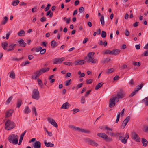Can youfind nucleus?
Returning a JSON list of instances; mask_svg holds the SVG:
<instances>
[{
  "label": "nucleus",
  "instance_id": "obj_62",
  "mask_svg": "<svg viewBox=\"0 0 148 148\" xmlns=\"http://www.w3.org/2000/svg\"><path fill=\"white\" fill-rule=\"evenodd\" d=\"M110 60V59L108 58H106L103 60V63H105L108 62Z\"/></svg>",
  "mask_w": 148,
  "mask_h": 148
},
{
  "label": "nucleus",
  "instance_id": "obj_19",
  "mask_svg": "<svg viewBox=\"0 0 148 148\" xmlns=\"http://www.w3.org/2000/svg\"><path fill=\"white\" fill-rule=\"evenodd\" d=\"M44 143L45 145L47 147H52L54 146V144L51 143V142L47 143L46 140L44 141Z\"/></svg>",
  "mask_w": 148,
  "mask_h": 148
},
{
  "label": "nucleus",
  "instance_id": "obj_46",
  "mask_svg": "<svg viewBox=\"0 0 148 148\" xmlns=\"http://www.w3.org/2000/svg\"><path fill=\"white\" fill-rule=\"evenodd\" d=\"M114 71V68H111L108 69L107 73L108 74L110 73L113 72Z\"/></svg>",
  "mask_w": 148,
  "mask_h": 148
},
{
  "label": "nucleus",
  "instance_id": "obj_34",
  "mask_svg": "<svg viewBox=\"0 0 148 148\" xmlns=\"http://www.w3.org/2000/svg\"><path fill=\"white\" fill-rule=\"evenodd\" d=\"M56 44V42L55 40H52L51 42V46L53 48H55L57 46Z\"/></svg>",
  "mask_w": 148,
  "mask_h": 148
},
{
  "label": "nucleus",
  "instance_id": "obj_41",
  "mask_svg": "<svg viewBox=\"0 0 148 148\" xmlns=\"http://www.w3.org/2000/svg\"><path fill=\"white\" fill-rule=\"evenodd\" d=\"M49 15V17H51L53 16V13L52 12H51V10H49L48 11L46 15L47 16Z\"/></svg>",
  "mask_w": 148,
  "mask_h": 148
},
{
  "label": "nucleus",
  "instance_id": "obj_53",
  "mask_svg": "<svg viewBox=\"0 0 148 148\" xmlns=\"http://www.w3.org/2000/svg\"><path fill=\"white\" fill-rule=\"evenodd\" d=\"M112 51L110 50H107L104 53L105 54H110L112 55Z\"/></svg>",
  "mask_w": 148,
  "mask_h": 148
},
{
  "label": "nucleus",
  "instance_id": "obj_60",
  "mask_svg": "<svg viewBox=\"0 0 148 148\" xmlns=\"http://www.w3.org/2000/svg\"><path fill=\"white\" fill-rule=\"evenodd\" d=\"M125 35L127 36H128L129 35L130 33L127 29H126L125 30Z\"/></svg>",
  "mask_w": 148,
  "mask_h": 148
},
{
  "label": "nucleus",
  "instance_id": "obj_56",
  "mask_svg": "<svg viewBox=\"0 0 148 148\" xmlns=\"http://www.w3.org/2000/svg\"><path fill=\"white\" fill-rule=\"evenodd\" d=\"M63 64L64 65H68V66H70L72 64V63L71 62H64Z\"/></svg>",
  "mask_w": 148,
  "mask_h": 148
},
{
  "label": "nucleus",
  "instance_id": "obj_37",
  "mask_svg": "<svg viewBox=\"0 0 148 148\" xmlns=\"http://www.w3.org/2000/svg\"><path fill=\"white\" fill-rule=\"evenodd\" d=\"M13 98V97L12 96H10L6 101L5 102V104H8L11 101Z\"/></svg>",
  "mask_w": 148,
  "mask_h": 148
},
{
  "label": "nucleus",
  "instance_id": "obj_36",
  "mask_svg": "<svg viewBox=\"0 0 148 148\" xmlns=\"http://www.w3.org/2000/svg\"><path fill=\"white\" fill-rule=\"evenodd\" d=\"M14 48L12 44L8 46V49L7 50L8 51H10L13 50Z\"/></svg>",
  "mask_w": 148,
  "mask_h": 148
},
{
  "label": "nucleus",
  "instance_id": "obj_32",
  "mask_svg": "<svg viewBox=\"0 0 148 148\" xmlns=\"http://www.w3.org/2000/svg\"><path fill=\"white\" fill-rule=\"evenodd\" d=\"M25 34V32L24 30H21L18 33V35L20 36H24Z\"/></svg>",
  "mask_w": 148,
  "mask_h": 148
},
{
  "label": "nucleus",
  "instance_id": "obj_51",
  "mask_svg": "<svg viewBox=\"0 0 148 148\" xmlns=\"http://www.w3.org/2000/svg\"><path fill=\"white\" fill-rule=\"evenodd\" d=\"M133 64L135 66H139L140 65V62H134L133 63Z\"/></svg>",
  "mask_w": 148,
  "mask_h": 148
},
{
  "label": "nucleus",
  "instance_id": "obj_43",
  "mask_svg": "<svg viewBox=\"0 0 148 148\" xmlns=\"http://www.w3.org/2000/svg\"><path fill=\"white\" fill-rule=\"evenodd\" d=\"M71 80L69 79L68 80H67L65 82V85L66 86H68L70 85L71 84Z\"/></svg>",
  "mask_w": 148,
  "mask_h": 148
},
{
  "label": "nucleus",
  "instance_id": "obj_57",
  "mask_svg": "<svg viewBox=\"0 0 148 148\" xmlns=\"http://www.w3.org/2000/svg\"><path fill=\"white\" fill-rule=\"evenodd\" d=\"M51 6V5L50 4H48L47 7L45 8V11H47L49 8Z\"/></svg>",
  "mask_w": 148,
  "mask_h": 148
},
{
  "label": "nucleus",
  "instance_id": "obj_31",
  "mask_svg": "<svg viewBox=\"0 0 148 148\" xmlns=\"http://www.w3.org/2000/svg\"><path fill=\"white\" fill-rule=\"evenodd\" d=\"M143 86V84L142 83L140 84V85H138L136 86L135 90H137V92H138V91L141 89Z\"/></svg>",
  "mask_w": 148,
  "mask_h": 148
},
{
  "label": "nucleus",
  "instance_id": "obj_14",
  "mask_svg": "<svg viewBox=\"0 0 148 148\" xmlns=\"http://www.w3.org/2000/svg\"><path fill=\"white\" fill-rule=\"evenodd\" d=\"M129 138V134H126V136L123 139H121V138L119 139V140H121V142L124 144H126L127 142V139Z\"/></svg>",
  "mask_w": 148,
  "mask_h": 148
},
{
  "label": "nucleus",
  "instance_id": "obj_24",
  "mask_svg": "<svg viewBox=\"0 0 148 148\" xmlns=\"http://www.w3.org/2000/svg\"><path fill=\"white\" fill-rule=\"evenodd\" d=\"M50 69L49 67L45 68H41L40 69V70L41 71L42 73V74L47 71H49Z\"/></svg>",
  "mask_w": 148,
  "mask_h": 148
},
{
  "label": "nucleus",
  "instance_id": "obj_12",
  "mask_svg": "<svg viewBox=\"0 0 148 148\" xmlns=\"http://www.w3.org/2000/svg\"><path fill=\"white\" fill-rule=\"evenodd\" d=\"M86 60L87 62H91L93 64L96 63L97 61V59H94L93 57L90 58H88Z\"/></svg>",
  "mask_w": 148,
  "mask_h": 148
},
{
  "label": "nucleus",
  "instance_id": "obj_54",
  "mask_svg": "<svg viewBox=\"0 0 148 148\" xmlns=\"http://www.w3.org/2000/svg\"><path fill=\"white\" fill-rule=\"evenodd\" d=\"M36 48V52H38L40 51V50L42 49V47H38Z\"/></svg>",
  "mask_w": 148,
  "mask_h": 148
},
{
  "label": "nucleus",
  "instance_id": "obj_59",
  "mask_svg": "<svg viewBox=\"0 0 148 148\" xmlns=\"http://www.w3.org/2000/svg\"><path fill=\"white\" fill-rule=\"evenodd\" d=\"M73 114H75L76 112H77L79 111V109L77 108L74 109H73Z\"/></svg>",
  "mask_w": 148,
  "mask_h": 148
},
{
  "label": "nucleus",
  "instance_id": "obj_33",
  "mask_svg": "<svg viewBox=\"0 0 148 148\" xmlns=\"http://www.w3.org/2000/svg\"><path fill=\"white\" fill-rule=\"evenodd\" d=\"M31 112L30 109L29 108L28 106H27L25 107L24 110V113L25 114H28Z\"/></svg>",
  "mask_w": 148,
  "mask_h": 148
},
{
  "label": "nucleus",
  "instance_id": "obj_45",
  "mask_svg": "<svg viewBox=\"0 0 148 148\" xmlns=\"http://www.w3.org/2000/svg\"><path fill=\"white\" fill-rule=\"evenodd\" d=\"M106 32L103 31H102L101 32V37L103 38H105L106 36Z\"/></svg>",
  "mask_w": 148,
  "mask_h": 148
},
{
  "label": "nucleus",
  "instance_id": "obj_30",
  "mask_svg": "<svg viewBox=\"0 0 148 148\" xmlns=\"http://www.w3.org/2000/svg\"><path fill=\"white\" fill-rule=\"evenodd\" d=\"M142 142L143 145L145 147H146L148 143L146 139L143 138H142Z\"/></svg>",
  "mask_w": 148,
  "mask_h": 148
},
{
  "label": "nucleus",
  "instance_id": "obj_3",
  "mask_svg": "<svg viewBox=\"0 0 148 148\" xmlns=\"http://www.w3.org/2000/svg\"><path fill=\"white\" fill-rule=\"evenodd\" d=\"M119 100V98H117V96L114 97L113 98L110 99V103L109 104V107L110 108H111L115 105V102H118Z\"/></svg>",
  "mask_w": 148,
  "mask_h": 148
},
{
  "label": "nucleus",
  "instance_id": "obj_44",
  "mask_svg": "<svg viewBox=\"0 0 148 148\" xmlns=\"http://www.w3.org/2000/svg\"><path fill=\"white\" fill-rule=\"evenodd\" d=\"M104 129L108 130L107 132H109V133L112 132L111 131H112V129L109 128L108 127H104ZM107 132H106L107 133Z\"/></svg>",
  "mask_w": 148,
  "mask_h": 148
},
{
  "label": "nucleus",
  "instance_id": "obj_1",
  "mask_svg": "<svg viewBox=\"0 0 148 148\" xmlns=\"http://www.w3.org/2000/svg\"><path fill=\"white\" fill-rule=\"evenodd\" d=\"M18 136L15 134H12L8 137V140L11 143L14 144H17L18 142Z\"/></svg>",
  "mask_w": 148,
  "mask_h": 148
},
{
  "label": "nucleus",
  "instance_id": "obj_27",
  "mask_svg": "<svg viewBox=\"0 0 148 148\" xmlns=\"http://www.w3.org/2000/svg\"><path fill=\"white\" fill-rule=\"evenodd\" d=\"M84 61L83 60H80L79 61H76L75 63V65H82L84 64Z\"/></svg>",
  "mask_w": 148,
  "mask_h": 148
},
{
  "label": "nucleus",
  "instance_id": "obj_16",
  "mask_svg": "<svg viewBox=\"0 0 148 148\" xmlns=\"http://www.w3.org/2000/svg\"><path fill=\"white\" fill-rule=\"evenodd\" d=\"M13 112V110L12 109L6 112L5 118H8L11 116Z\"/></svg>",
  "mask_w": 148,
  "mask_h": 148
},
{
  "label": "nucleus",
  "instance_id": "obj_6",
  "mask_svg": "<svg viewBox=\"0 0 148 148\" xmlns=\"http://www.w3.org/2000/svg\"><path fill=\"white\" fill-rule=\"evenodd\" d=\"M85 141L86 143L93 146L97 147L98 145V144L94 140L89 138L86 139Z\"/></svg>",
  "mask_w": 148,
  "mask_h": 148
},
{
  "label": "nucleus",
  "instance_id": "obj_17",
  "mask_svg": "<svg viewBox=\"0 0 148 148\" xmlns=\"http://www.w3.org/2000/svg\"><path fill=\"white\" fill-rule=\"evenodd\" d=\"M124 95L125 94L124 92H123V91L121 90L117 93V95L118 97L117 98H119H119H122L124 97Z\"/></svg>",
  "mask_w": 148,
  "mask_h": 148
},
{
  "label": "nucleus",
  "instance_id": "obj_11",
  "mask_svg": "<svg viewBox=\"0 0 148 148\" xmlns=\"http://www.w3.org/2000/svg\"><path fill=\"white\" fill-rule=\"evenodd\" d=\"M130 119V116H128L125 119L122 123V126L123 127L122 128V129H123L125 128Z\"/></svg>",
  "mask_w": 148,
  "mask_h": 148
},
{
  "label": "nucleus",
  "instance_id": "obj_63",
  "mask_svg": "<svg viewBox=\"0 0 148 148\" xmlns=\"http://www.w3.org/2000/svg\"><path fill=\"white\" fill-rule=\"evenodd\" d=\"M47 43L46 41H44L42 42V45L43 46H44L45 47H46L47 45Z\"/></svg>",
  "mask_w": 148,
  "mask_h": 148
},
{
  "label": "nucleus",
  "instance_id": "obj_7",
  "mask_svg": "<svg viewBox=\"0 0 148 148\" xmlns=\"http://www.w3.org/2000/svg\"><path fill=\"white\" fill-rule=\"evenodd\" d=\"M107 134L112 136H119V139L122 138L124 135V134L121 132H116L115 133H114L112 132L109 133V132H107Z\"/></svg>",
  "mask_w": 148,
  "mask_h": 148
},
{
  "label": "nucleus",
  "instance_id": "obj_49",
  "mask_svg": "<svg viewBox=\"0 0 148 148\" xmlns=\"http://www.w3.org/2000/svg\"><path fill=\"white\" fill-rule=\"evenodd\" d=\"M46 52V49H41L40 51V53L41 54L43 55L45 54Z\"/></svg>",
  "mask_w": 148,
  "mask_h": 148
},
{
  "label": "nucleus",
  "instance_id": "obj_10",
  "mask_svg": "<svg viewBox=\"0 0 148 148\" xmlns=\"http://www.w3.org/2000/svg\"><path fill=\"white\" fill-rule=\"evenodd\" d=\"M47 120L52 125L56 127H57V124L53 119L50 117H48Z\"/></svg>",
  "mask_w": 148,
  "mask_h": 148
},
{
  "label": "nucleus",
  "instance_id": "obj_22",
  "mask_svg": "<svg viewBox=\"0 0 148 148\" xmlns=\"http://www.w3.org/2000/svg\"><path fill=\"white\" fill-rule=\"evenodd\" d=\"M95 53L94 52H91L89 53L87 55V56H86L85 57V59H87L88 58H91L94 55Z\"/></svg>",
  "mask_w": 148,
  "mask_h": 148
},
{
  "label": "nucleus",
  "instance_id": "obj_9",
  "mask_svg": "<svg viewBox=\"0 0 148 148\" xmlns=\"http://www.w3.org/2000/svg\"><path fill=\"white\" fill-rule=\"evenodd\" d=\"M65 60L64 57H62L60 58H56L53 60V63L54 64H56L58 63L60 64Z\"/></svg>",
  "mask_w": 148,
  "mask_h": 148
},
{
  "label": "nucleus",
  "instance_id": "obj_47",
  "mask_svg": "<svg viewBox=\"0 0 148 148\" xmlns=\"http://www.w3.org/2000/svg\"><path fill=\"white\" fill-rule=\"evenodd\" d=\"M37 81H38V84L40 86H43V84L42 83V81L40 79H39V78L38 79Z\"/></svg>",
  "mask_w": 148,
  "mask_h": 148
},
{
  "label": "nucleus",
  "instance_id": "obj_35",
  "mask_svg": "<svg viewBox=\"0 0 148 148\" xmlns=\"http://www.w3.org/2000/svg\"><path fill=\"white\" fill-rule=\"evenodd\" d=\"M100 20L101 25L102 26H104L105 25V23L104 20V16H103L102 15L101 16Z\"/></svg>",
  "mask_w": 148,
  "mask_h": 148
},
{
  "label": "nucleus",
  "instance_id": "obj_64",
  "mask_svg": "<svg viewBox=\"0 0 148 148\" xmlns=\"http://www.w3.org/2000/svg\"><path fill=\"white\" fill-rule=\"evenodd\" d=\"M142 55L145 56H148V50L145 51L144 54H142Z\"/></svg>",
  "mask_w": 148,
  "mask_h": 148
},
{
  "label": "nucleus",
  "instance_id": "obj_25",
  "mask_svg": "<svg viewBox=\"0 0 148 148\" xmlns=\"http://www.w3.org/2000/svg\"><path fill=\"white\" fill-rule=\"evenodd\" d=\"M10 74V77L12 79H14L15 78V74L13 71H12L9 73Z\"/></svg>",
  "mask_w": 148,
  "mask_h": 148
},
{
  "label": "nucleus",
  "instance_id": "obj_61",
  "mask_svg": "<svg viewBox=\"0 0 148 148\" xmlns=\"http://www.w3.org/2000/svg\"><path fill=\"white\" fill-rule=\"evenodd\" d=\"M46 20V18L44 16L41 18L40 19V21L41 22H44Z\"/></svg>",
  "mask_w": 148,
  "mask_h": 148
},
{
  "label": "nucleus",
  "instance_id": "obj_13",
  "mask_svg": "<svg viewBox=\"0 0 148 148\" xmlns=\"http://www.w3.org/2000/svg\"><path fill=\"white\" fill-rule=\"evenodd\" d=\"M34 148H40L41 143L39 141H36L33 144Z\"/></svg>",
  "mask_w": 148,
  "mask_h": 148
},
{
  "label": "nucleus",
  "instance_id": "obj_26",
  "mask_svg": "<svg viewBox=\"0 0 148 148\" xmlns=\"http://www.w3.org/2000/svg\"><path fill=\"white\" fill-rule=\"evenodd\" d=\"M8 20V18L6 16H5L4 17V20H2L1 21V24L2 25H5Z\"/></svg>",
  "mask_w": 148,
  "mask_h": 148
},
{
  "label": "nucleus",
  "instance_id": "obj_4",
  "mask_svg": "<svg viewBox=\"0 0 148 148\" xmlns=\"http://www.w3.org/2000/svg\"><path fill=\"white\" fill-rule=\"evenodd\" d=\"M32 97V98L36 100H38L39 99V92L37 89H34L33 90Z\"/></svg>",
  "mask_w": 148,
  "mask_h": 148
},
{
  "label": "nucleus",
  "instance_id": "obj_28",
  "mask_svg": "<svg viewBox=\"0 0 148 148\" xmlns=\"http://www.w3.org/2000/svg\"><path fill=\"white\" fill-rule=\"evenodd\" d=\"M120 51L121 50L119 49H115L112 51V55H117L120 52Z\"/></svg>",
  "mask_w": 148,
  "mask_h": 148
},
{
  "label": "nucleus",
  "instance_id": "obj_48",
  "mask_svg": "<svg viewBox=\"0 0 148 148\" xmlns=\"http://www.w3.org/2000/svg\"><path fill=\"white\" fill-rule=\"evenodd\" d=\"M32 111L34 113L36 116L37 114L36 112V110L35 107H33L32 108Z\"/></svg>",
  "mask_w": 148,
  "mask_h": 148
},
{
  "label": "nucleus",
  "instance_id": "obj_40",
  "mask_svg": "<svg viewBox=\"0 0 148 148\" xmlns=\"http://www.w3.org/2000/svg\"><path fill=\"white\" fill-rule=\"evenodd\" d=\"M103 85L101 83H99L96 86L95 90H97L99 89Z\"/></svg>",
  "mask_w": 148,
  "mask_h": 148
},
{
  "label": "nucleus",
  "instance_id": "obj_21",
  "mask_svg": "<svg viewBox=\"0 0 148 148\" xmlns=\"http://www.w3.org/2000/svg\"><path fill=\"white\" fill-rule=\"evenodd\" d=\"M42 74L40 70L36 71L34 73L35 75V79L37 78Z\"/></svg>",
  "mask_w": 148,
  "mask_h": 148
},
{
  "label": "nucleus",
  "instance_id": "obj_42",
  "mask_svg": "<svg viewBox=\"0 0 148 148\" xmlns=\"http://www.w3.org/2000/svg\"><path fill=\"white\" fill-rule=\"evenodd\" d=\"M143 130L145 132H148V126H145L143 129Z\"/></svg>",
  "mask_w": 148,
  "mask_h": 148
},
{
  "label": "nucleus",
  "instance_id": "obj_50",
  "mask_svg": "<svg viewBox=\"0 0 148 148\" xmlns=\"http://www.w3.org/2000/svg\"><path fill=\"white\" fill-rule=\"evenodd\" d=\"M93 80V79H87L86 81V83L87 84H90L92 82Z\"/></svg>",
  "mask_w": 148,
  "mask_h": 148
},
{
  "label": "nucleus",
  "instance_id": "obj_20",
  "mask_svg": "<svg viewBox=\"0 0 148 148\" xmlns=\"http://www.w3.org/2000/svg\"><path fill=\"white\" fill-rule=\"evenodd\" d=\"M141 102L144 103L146 106H148V97L143 99Z\"/></svg>",
  "mask_w": 148,
  "mask_h": 148
},
{
  "label": "nucleus",
  "instance_id": "obj_29",
  "mask_svg": "<svg viewBox=\"0 0 148 148\" xmlns=\"http://www.w3.org/2000/svg\"><path fill=\"white\" fill-rule=\"evenodd\" d=\"M79 132L88 134L91 133V131L89 130H85L84 129H81L80 128V130H79Z\"/></svg>",
  "mask_w": 148,
  "mask_h": 148
},
{
  "label": "nucleus",
  "instance_id": "obj_38",
  "mask_svg": "<svg viewBox=\"0 0 148 148\" xmlns=\"http://www.w3.org/2000/svg\"><path fill=\"white\" fill-rule=\"evenodd\" d=\"M138 92H137V90H135L134 91H133L132 93L130 94L129 95V97H131L134 96Z\"/></svg>",
  "mask_w": 148,
  "mask_h": 148
},
{
  "label": "nucleus",
  "instance_id": "obj_18",
  "mask_svg": "<svg viewBox=\"0 0 148 148\" xmlns=\"http://www.w3.org/2000/svg\"><path fill=\"white\" fill-rule=\"evenodd\" d=\"M22 100L21 99H18L17 100L16 107L18 108H19L21 105L22 104Z\"/></svg>",
  "mask_w": 148,
  "mask_h": 148
},
{
  "label": "nucleus",
  "instance_id": "obj_15",
  "mask_svg": "<svg viewBox=\"0 0 148 148\" xmlns=\"http://www.w3.org/2000/svg\"><path fill=\"white\" fill-rule=\"evenodd\" d=\"M71 106L70 104L68 102L63 104L61 107V109H68L69 107Z\"/></svg>",
  "mask_w": 148,
  "mask_h": 148
},
{
  "label": "nucleus",
  "instance_id": "obj_55",
  "mask_svg": "<svg viewBox=\"0 0 148 148\" xmlns=\"http://www.w3.org/2000/svg\"><path fill=\"white\" fill-rule=\"evenodd\" d=\"M85 99L84 97L83 96H82L81 97V103L84 104L85 103Z\"/></svg>",
  "mask_w": 148,
  "mask_h": 148
},
{
  "label": "nucleus",
  "instance_id": "obj_5",
  "mask_svg": "<svg viewBox=\"0 0 148 148\" xmlns=\"http://www.w3.org/2000/svg\"><path fill=\"white\" fill-rule=\"evenodd\" d=\"M97 135L99 137H101L104 139V140L107 142H110L112 141V139L108 137L105 133H98Z\"/></svg>",
  "mask_w": 148,
  "mask_h": 148
},
{
  "label": "nucleus",
  "instance_id": "obj_58",
  "mask_svg": "<svg viewBox=\"0 0 148 148\" xmlns=\"http://www.w3.org/2000/svg\"><path fill=\"white\" fill-rule=\"evenodd\" d=\"M30 62L28 61H26L25 62H23L21 65V66H25L27 64H29Z\"/></svg>",
  "mask_w": 148,
  "mask_h": 148
},
{
  "label": "nucleus",
  "instance_id": "obj_39",
  "mask_svg": "<svg viewBox=\"0 0 148 148\" xmlns=\"http://www.w3.org/2000/svg\"><path fill=\"white\" fill-rule=\"evenodd\" d=\"M19 3V1L18 0H15L12 3V5L14 6H16Z\"/></svg>",
  "mask_w": 148,
  "mask_h": 148
},
{
  "label": "nucleus",
  "instance_id": "obj_23",
  "mask_svg": "<svg viewBox=\"0 0 148 148\" xmlns=\"http://www.w3.org/2000/svg\"><path fill=\"white\" fill-rule=\"evenodd\" d=\"M8 45V43L7 42H3L1 43V46L4 50H7Z\"/></svg>",
  "mask_w": 148,
  "mask_h": 148
},
{
  "label": "nucleus",
  "instance_id": "obj_8",
  "mask_svg": "<svg viewBox=\"0 0 148 148\" xmlns=\"http://www.w3.org/2000/svg\"><path fill=\"white\" fill-rule=\"evenodd\" d=\"M132 138L137 142H139L140 138L139 137L138 134L135 132H133L132 134Z\"/></svg>",
  "mask_w": 148,
  "mask_h": 148
},
{
  "label": "nucleus",
  "instance_id": "obj_52",
  "mask_svg": "<svg viewBox=\"0 0 148 148\" xmlns=\"http://www.w3.org/2000/svg\"><path fill=\"white\" fill-rule=\"evenodd\" d=\"M84 8L83 7H81L79 8V12L80 13H82L84 11Z\"/></svg>",
  "mask_w": 148,
  "mask_h": 148
},
{
  "label": "nucleus",
  "instance_id": "obj_2",
  "mask_svg": "<svg viewBox=\"0 0 148 148\" xmlns=\"http://www.w3.org/2000/svg\"><path fill=\"white\" fill-rule=\"evenodd\" d=\"M15 127V123L10 120H7L5 123V129L8 130H10Z\"/></svg>",
  "mask_w": 148,
  "mask_h": 148
}]
</instances>
